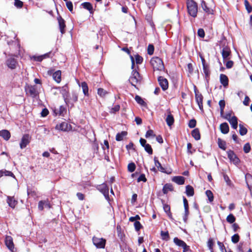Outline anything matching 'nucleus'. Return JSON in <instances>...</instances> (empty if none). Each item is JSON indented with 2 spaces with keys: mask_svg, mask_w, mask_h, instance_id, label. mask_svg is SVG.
Masks as SVG:
<instances>
[{
  "mask_svg": "<svg viewBox=\"0 0 252 252\" xmlns=\"http://www.w3.org/2000/svg\"><path fill=\"white\" fill-rule=\"evenodd\" d=\"M172 181L178 185H183L185 183V178L183 176H175L172 178Z\"/></svg>",
  "mask_w": 252,
  "mask_h": 252,
  "instance_id": "24",
  "label": "nucleus"
},
{
  "mask_svg": "<svg viewBox=\"0 0 252 252\" xmlns=\"http://www.w3.org/2000/svg\"><path fill=\"white\" fill-rule=\"evenodd\" d=\"M174 243L178 246L183 247L186 244L184 241L179 239L177 237H175L173 239Z\"/></svg>",
  "mask_w": 252,
  "mask_h": 252,
  "instance_id": "37",
  "label": "nucleus"
},
{
  "mask_svg": "<svg viewBox=\"0 0 252 252\" xmlns=\"http://www.w3.org/2000/svg\"><path fill=\"white\" fill-rule=\"evenodd\" d=\"M3 175L6 176L12 177L14 178H15L14 175L13 174V173L12 172H11L10 171L6 170L5 169L0 170V178L2 177Z\"/></svg>",
  "mask_w": 252,
  "mask_h": 252,
  "instance_id": "30",
  "label": "nucleus"
},
{
  "mask_svg": "<svg viewBox=\"0 0 252 252\" xmlns=\"http://www.w3.org/2000/svg\"><path fill=\"white\" fill-rule=\"evenodd\" d=\"M66 5L68 10L72 13L73 12V4L70 1H67L66 2Z\"/></svg>",
  "mask_w": 252,
  "mask_h": 252,
  "instance_id": "62",
  "label": "nucleus"
},
{
  "mask_svg": "<svg viewBox=\"0 0 252 252\" xmlns=\"http://www.w3.org/2000/svg\"><path fill=\"white\" fill-rule=\"evenodd\" d=\"M194 93L196 103H197L198 107L200 110L203 111V95L199 92L196 89V86H194Z\"/></svg>",
  "mask_w": 252,
  "mask_h": 252,
  "instance_id": "5",
  "label": "nucleus"
},
{
  "mask_svg": "<svg viewBox=\"0 0 252 252\" xmlns=\"http://www.w3.org/2000/svg\"><path fill=\"white\" fill-rule=\"evenodd\" d=\"M188 11L189 15L195 18L197 16L198 5L193 0H188L187 1Z\"/></svg>",
  "mask_w": 252,
  "mask_h": 252,
  "instance_id": "2",
  "label": "nucleus"
},
{
  "mask_svg": "<svg viewBox=\"0 0 252 252\" xmlns=\"http://www.w3.org/2000/svg\"><path fill=\"white\" fill-rule=\"evenodd\" d=\"M144 149L149 155H152L153 154V149L149 144H147L145 145Z\"/></svg>",
  "mask_w": 252,
  "mask_h": 252,
  "instance_id": "54",
  "label": "nucleus"
},
{
  "mask_svg": "<svg viewBox=\"0 0 252 252\" xmlns=\"http://www.w3.org/2000/svg\"><path fill=\"white\" fill-rule=\"evenodd\" d=\"M173 187L170 184H166L163 187L162 191L164 194H167L169 191H173Z\"/></svg>",
  "mask_w": 252,
  "mask_h": 252,
  "instance_id": "32",
  "label": "nucleus"
},
{
  "mask_svg": "<svg viewBox=\"0 0 252 252\" xmlns=\"http://www.w3.org/2000/svg\"><path fill=\"white\" fill-rule=\"evenodd\" d=\"M130 59L132 62L131 68L133 69L130 77L129 78V81L135 88H136V85L140 83L141 80V77L139 73L136 70L134 69L135 65L134 60L132 56H130Z\"/></svg>",
  "mask_w": 252,
  "mask_h": 252,
  "instance_id": "1",
  "label": "nucleus"
},
{
  "mask_svg": "<svg viewBox=\"0 0 252 252\" xmlns=\"http://www.w3.org/2000/svg\"><path fill=\"white\" fill-rule=\"evenodd\" d=\"M30 142V137L29 134H25L23 136L21 142L20 143V148L23 149L26 147V146Z\"/></svg>",
  "mask_w": 252,
  "mask_h": 252,
  "instance_id": "12",
  "label": "nucleus"
},
{
  "mask_svg": "<svg viewBox=\"0 0 252 252\" xmlns=\"http://www.w3.org/2000/svg\"><path fill=\"white\" fill-rule=\"evenodd\" d=\"M154 51V47L152 44H149L148 47V53L151 55L153 54Z\"/></svg>",
  "mask_w": 252,
  "mask_h": 252,
  "instance_id": "63",
  "label": "nucleus"
},
{
  "mask_svg": "<svg viewBox=\"0 0 252 252\" xmlns=\"http://www.w3.org/2000/svg\"><path fill=\"white\" fill-rule=\"evenodd\" d=\"M236 218L234 216L230 214L226 218V221L229 223H233L235 222Z\"/></svg>",
  "mask_w": 252,
  "mask_h": 252,
  "instance_id": "45",
  "label": "nucleus"
},
{
  "mask_svg": "<svg viewBox=\"0 0 252 252\" xmlns=\"http://www.w3.org/2000/svg\"><path fill=\"white\" fill-rule=\"evenodd\" d=\"M61 71L59 70L53 73V78L57 83H59L61 81Z\"/></svg>",
  "mask_w": 252,
  "mask_h": 252,
  "instance_id": "19",
  "label": "nucleus"
},
{
  "mask_svg": "<svg viewBox=\"0 0 252 252\" xmlns=\"http://www.w3.org/2000/svg\"><path fill=\"white\" fill-rule=\"evenodd\" d=\"M168 114L165 119L167 125L169 126H171L174 122V119L173 116L171 114V112L169 110H168Z\"/></svg>",
  "mask_w": 252,
  "mask_h": 252,
  "instance_id": "18",
  "label": "nucleus"
},
{
  "mask_svg": "<svg viewBox=\"0 0 252 252\" xmlns=\"http://www.w3.org/2000/svg\"><path fill=\"white\" fill-rule=\"evenodd\" d=\"M246 179L248 187L249 189H250L252 186V176L249 174H247L246 175Z\"/></svg>",
  "mask_w": 252,
  "mask_h": 252,
  "instance_id": "38",
  "label": "nucleus"
},
{
  "mask_svg": "<svg viewBox=\"0 0 252 252\" xmlns=\"http://www.w3.org/2000/svg\"><path fill=\"white\" fill-rule=\"evenodd\" d=\"M6 201L9 206L12 208H14L18 203L17 200L13 196H7Z\"/></svg>",
  "mask_w": 252,
  "mask_h": 252,
  "instance_id": "16",
  "label": "nucleus"
},
{
  "mask_svg": "<svg viewBox=\"0 0 252 252\" xmlns=\"http://www.w3.org/2000/svg\"><path fill=\"white\" fill-rule=\"evenodd\" d=\"M251 146L249 143L245 144L244 146L243 150L245 153H249L251 151Z\"/></svg>",
  "mask_w": 252,
  "mask_h": 252,
  "instance_id": "58",
  "label": "nucleus"
},
{
  "mask_svg": "<svg viewBox=\"0 0 252 252\" xmlns=\"http://www.w3.org/2000/svg\"><path fill=\"white\" fill-rule=\"evenodd\" d=\"M214 245V242L213 239L212 238H210L208 239L207 242V246L209 248V250L211 252H214L213 249V246Z\"/></svg>",
  "mask_w": 252,
  "mask_h": 252,
  "instance_id": "40",
  "label": "nucleus"
},
{
  "mask_svg": "<svg viewBox=\"0 0 252 252\" xmlns=\"http://www.w3.org/2000/svg\"><path fill=\"white\" fill-rule=\"evenodd\" d=\"M93 242L94 245L98 249L104 248L106 243V240L103 238L94 237L93 238Z\"/></svg>",
  "mask_w": 252,
  "mask_h": 252,
  "instance_id": "8",
  "label": "nucleus"
},
{
  "mask_svg": "<svg viewBox=\"0 0 252 252\" xmlns=\"http://www.w3.org/2000/svg\"><path fill=\"white\" fill-rule=\"evenodd\" d=\"M203 70L205 76V79L208 81L209 80L210 75L209 66L208 65H204V66H203Z\"/></svg>",
  "mask_w": 252,
  "mask_h": 252,
  "instance_id": "33",
  "label": "nucleus"
},
{
  "mask_svg": "<svg viewBox=\"0 0 252 252\" xmlns=\"http://www.w3.org/2000/svg\"><path fill=\"white\" fill-rule=\"evenodd\" d=\"M156 135L154 133V131L153 130L149 129L148 130L146 133L145 137L146 138H149L151 136L155 137Z\"/></svg>",
  "mask_w": 252,
  "mask_h": 252,
  "instance_id": "64",
  "label": "nucleus"
},
{
  "mask_svg": "<svg viewBox=\"0 0 252 252\" xmlns=\"http://www.w3.org/2000/svg\"><path fill=\"white\" fill-rule=\"evenodd\" d=\"M158 80L162 89L163 91L166 90L168 88V80L162 76H159Z\"/></svg>",
  "mask_w": 252,
  "mask_h": 252,
  "instance_id": "11",
  "label": "nucleus"
},
{
  "mask_svg": "<svg viewBox=\"0 0 252 252\" xmlns=\"http://www.w3.org/2000/svg\"><path fill=\"white\" fill-rule=\"evenodd\" d=\"M44 207L51 208V205L48 200H41L38 202V208L40 211H42Z\"/></svg>",
  "mask_w": 252,
  "mask_h": 252,
  "instance_id": "15",
  "label": "nucleus"
},
{
  "mask_svg": "<svg viewBox=\"0 0 252 252\" xmlns=\"http://www.w3.org/2000/svg\"><path fill=\"white\" fill-rule=\"evenodd\" d=\"M161 239L165 241H168L169 239V235L168 231H161L160 232Z\"/></svg>",
  "mask_w": 252,
  "mask_h": 252,
  "instance_id": "44",
  "label": "nucleus"
},
{
  "mask_svg": "<svg viewBox=\"0 0 252 252\" xmlns=\"http://www.w3.org/2000/svg\"><path fill=\"white\" fill-rule=\"evenodd\" d=\"M81 5L82 6V7L84 8L89 10L91 14L93 13L94 11H93V5L90 2H85L82 3L81 4Z\"/></svg>",
  "mask_w": 252,
  "mask_h": 252,
  "instance_id": "26",
  "label": "nucleus"
},
{
  "mask_svg": "<svg viewBox=\"0 0 252 252\" xmlns=\"http://www.w3.org/2000/svg\"><path fill=\"white\" fill-rule=\"evenodd\" d=\"M97 189L101 192L104 196L107 201H109V188L105 183H103L98 186Z\"/></svg>",
  "mask_w": 252,
  "mask_h": 252,
  "instance_id": "6",
  "label": "nucleus"
},
{
  "mask_svg": "<svg viewBox=\"0 0 252 252\" xmlns=\"http://www.w3.org/2000/svg\"><path fill=\"white\" fill-rule=\"evenodd\" d=\"M247 129L241 124L239 125V133L241 135H245L247 133Z\"/></svg>",
  "mask_w": 252,
  "mask_h": 252,
  "instance_id": "46",
  "label": "nucleus"
},
{
  "mask_svg": "<svg viewBox=\"0 0 252 252\" xmlns=\"http://www.w3.org/2000/svg\"><path fill=\"white\" fill-rule=\"evenodd\" d=\"M228 121L233 129H236L237 128L238 119L236 116H234L232 117L231 119L229 120Z\"/></svg>",
  "mask_w": 252,
  "mask_h": 252,
  "instance_id": "25",
  "label": "nucleus"
},
{
  "mask_svg": "<svg viewBox=\"0 0 252 252\" xmlns=\"http://www.w3.org/2000/svg\"><path fill=\"white\" fill-rule=\"evenodd\" d=\"M93 149L94 153H95V154L98 153L99 146H98V144L95 141H94V142L93 144Z\"/></svg>",
  "mask_w": 252,
  "mask_h": 252,
  "instance_id": "56",
  "label": "nucleus"
},
{
  "mask_svg": "<svg viewBox=\"0 0 252 252\" xmlns=\"http://www.w3.org/2000/svg\"><path fill=\"white\" fill-rule=\"evenodd\" d=\"M230 50L229 48L225 47H224L221 51V54L223 60L227 59L228 56L230 55Z\"/></svg>",
  "mask_w": 252,
  "mask_h": 252,
  "instance_id": "27",
  "label": "nucleus"
},
{
  "mask_svg": "<svg viewBox=\"0 0 252 252\" xmlns=\"http://www.w3.org/2000/svg\"><path fill=\"white\" fill-rule=\"evenodd\" d=\"M196 125V121L195 119H193L189 121L188 126L190 128H194Z\"/></svg>",
  "mask_w": 252,
  "mask_h": 252,
  "instance_id": "59",
  "label": "nucleus"
},
{
  "mask_svg": "<svg viewBox=\"0 0 252 252\" xmlns=\"http://www.w3.org/2000/svg\"><path fill=\"white\" fill-rule=\"evenodd\" d=\"M201 7L203 10L208 14H212L213 10L209 8L204 1H202L201 2Z\"/></svg>",
  "mask_w": 252,
  "mask_h": 252,
  "instance_id": "36",
  "label": "nucleus"
},
{
  "mask_svg": "<svg viewBox=\"0 0 252 252\" xmlns=\"http://www.w3.org/2000/svg\"><path fill=\"white\" fill-rule=\"evenodd\" d=\"M218 144L220 148L223 150H225L226 149V143L225 141L222 140L220 138H219Z\"/></svg>",
  "mask_w": 252,
  "mask_h": 252,
  "instance_id": "43",
  "label": "nucleus"
},
{
  "mask_svg": "<svg viewBox=\"0 0 252 252\" xmlns=\"http://www.w3.org/2000/svg\"><path fill=\"white\" fill-rule=\"evenodd\" d=\"M244 5L248 12L249 13H251L252 11V7L249 3V2L248 0H244Z\"/></svg>",
  "mask_w": 252,
  "mask_h": 252,
  "instance_id": "47",
  "label": "nucleus"
},
{
  "mask_svg": "<svg viewBox=\"0 0 252 252\" xmlns=\"http://www.w3.org/2000/svg\"><path fill=\"white\" fill-rule=\"evenodd\" d=\"M206 194L208 198V199L210 202H212L214 200V196L212 192L210 190L206 191Z\"/></svg>",
  "mask_w": 252,
  "mask_h": 252,
  "instance_id": "49",
  "label": "nucleus"
},
{
  "mask_svg": "<svg viewBox=\"0 0 252 252\" xmlns=\"http://www.w3.org/2000/svg\"><path fill=\"white\" fill-rule=\"evenodd\" d=\"M14 5L17 8H22L23 5V2L20 0H14Z\"/></svg>",
  "mask_w": 252,
  "mask_h": 252,
  "instance_id": "61",
  "label": "nucleus"
},
{
  "mask_svg": "<svg viewBox=\"0 0 252 252\" xmlns=\"http://www.w3.org/2000/svg\"><path fill=\"white\" fill-rule=\"evenodd\" d=\"M217 244L221 252H227V250L225 249L223 244L222 242L218 241Z\"/></svg>",
  "mask_w": 252,
  "mask_h": 252,
  "instance_id": "55",
  "label": "nucleus"
},
{
  "mask_svg": "<svg viewBox=\"0 0 252 252\" xmlns=\"http://www.w3.org/2000/svg\"><path fill=\"white\" fill-rule=\"evenodd\" d=\"M56 89L60 90L61 94L63 95L65 102L67 104L70 102L68 98L69 89L67 85L62 87H58L55 88Z\"/></svg>",
  "mask_w": 252,
  "mask_h": 252,
  "instance_id": "4",
  "label": "nucleus"
},
{
  "mask_svg": "<svg viewBox=\"0 0 252 252\" xmlns=\"http://www.w3.org/2000/svg\"><path fill=\"white\" fill-rule=\"evenodd\" d=\"M150 63L154 70H162L164 68L163 61L158 57L152 58Z\"/></svg>",
  "mask_w": 252,
  "mask_h": 252,
  "instance_id": "3",
  "label": "nucleus"
},
{
  "mask_svg": "<svg viewBox=\"0 0 252 252\" xmlns=\"http://www.w3.org/2000/svg\"><path fill=\"white\" fill-rule=\"evenodd\" d=\"M57 112H56V110L55 111V113H56V115H59L60 116L63 115L64 112L65 111V108L63 106H60L59 108V110H57Z\"/></svg>",
  "mask_w": 252,
  "mask_h": 252,
  "instance_id": "48",
  "label": "nucleus"
},
{
  "mask_svg": "<svg viewBox=\"0 0 252 252\" xmlns=\"http://www.w3.org/2000/svg\"><path fill=\"white\" fill-rule=\"evenodd\" d=\"M239 239L240 237L238 234H235L231 237V241L234 244L237 243L239 242Z\"/></svg>",
  "mask_w": 252,
  "mask_h": 252,
  "instance_id": "53",
  "label": "nucleus"
},
{
  "mask_svg": "<svg viewBox=\"0 0 252 252\" xmlns=\"http://www.w3.org/2000/svg\"><path fill=\"white\" fill-rule=\"evenodd\" d=\"M145 1L150 8L154 7L156 2V0H145Z\"/></svg>",
  "mask_w": 252,
  "mask_h": 252,
  "instance_id": "52",
  "label": "nucleus"
},
{
  "mask_svg": "<svg viewBox=\"0 0 252 252\" xmlns=\"http://www.w3.org/2000/svg\"><path fill=\"white\" fill-rule=\"evenodd\" d=\"M0 136L7 141L9 139L11 135L8 130L4 129L0 131Z\"/></svg>",
  "mask_w": 252,
  "mask_h": 252,
  "instance_id": "23",
  "label": "nucleus"
},
{
  "mask_svg": "<svg viewBox=\"0 0 252 252\" xmlns=\"http://www.w3.org/2000/svg\"><path fill=\"white\" fill-rule=\"evenodd\" d=\"M56 128L63 131H68L72 129V126L67 122H63L59 125H57Z\"/></svg>",
  "mask_w": 252,
  "mask_h": 252,
  "instance_id": "9",
  "label": "nucleus"
},
{
  "mask_svg": "<svg viewBox=\"0 0 252 252\" xmlns=\"http://www.w3.org/2000/svg\"><path fill=\"white\" fill-rule=\"evenodd\" d=\"M120 247L122 252H127L128 250L126 243L123 240H122V243H120Z\"/></svg>",
  "mask_w": 252,
  "mask_h": 252,
  "instance_id": "42",
  "label": "nucleus"
},
{
  "mask_svg": "<svg viewBox=\"0 0 252 252\" xmlns=\"http://www.w3.org/2000/svg\"><path fill=\"white\" fill-rule=\"evenodd\" d=\"M57 20L58 21L60 32L62 34H63L65 32L64 29L66 27L65 24V21L61 16H59L57 17Z\"/></svg>",
  "mask_w": 252,
  "mask_h": 252,
  "instance_id": "14",
  "label": "nucleus"
},
{
  "mask_svg": "<svg viewBox=\"0 0 252 252\" xmlns=\"http://www.w3.org/2000/svg\"><path fill=\"white\" fill-rule=\"evenodd\" d=\"M127 134V132L125 131H123L120 133H117L116 136V140L118 141H121L123 140L124 137L126 136Z\"/></svg>",
  "mask_w": 252,
  "mask_h": 252,
  "instance_id": "35",
  "label": "nucleus"
},
{
  "mask_svg": "<svg viewBox=\"0 0 252 252\" xmlns=\"http://www.w3.org/2000/svg\"><path fill=\"white\" fill-rule=\"evenodd\" d=\"M220 82L223 86L226 87L228 85V78L227 76L223 74L220 75Z\"/></svg>",
  "mask_w": 252,
  "mask_h": 252,
  "instance_id": "20",
  "label": "nucleus"
},
{
  "mask_svg": "<svg viewBox=\"0 0 252 252\" xmlns=\"http://www.w3.org/2000/svg\"><path fill=\"white\" fill-rule=\"evenodd\" d=\"M78 95L76 91H72L71 93V96L69 98L70 102L68 103H71L72 105L73 103L78 100Z\"/></svg>",
  "mask_w": 252,
  "mask_h": 252,
  "instance_id": "28",
  "label": "nucleus"
},
{
  "mask_svg": "<svg viewBox=\"0 0 252 252\" xmlns=\"http://www.w3.org/2000/svg\"><path fill=\"white\" fill-rule=\"evenodd\" d=\"M108 92L102 88H98L97 89V94L101 97H104Z\"/></svg>",
  "mask_w": 252,
  "mask_h": 252,
  "instance_id": "41",
  "label": "nucleus"
},
{
  "mask_svg": "<svg viewBox=\"0 0 252 252\" xmlns=\"http://www.w3.org/2000/svg\"><path fill=\"white\" fill-rule=\"evenodd\" d=\"M154 161L155 165L158 167L159 171L163 173H168L165 170V168L161 166V163L159 162L156 157L154 158Z\"/></svg>",
  "mask_w": 252,
  "mask_h": 252,
  "instance_id": "29",
  "label": "nucleus"
},
{
  "mask_svg": "<svg viewBox=\"0 0 252 252\" xmlns=\"http://www.w3.org/2000/svg\"><path fill=\"white\" fill-rule=\"evenodd\" d=\"M194 189L190 185H188L186 187V193L188 196H192L194 195Z\"/></svg>",
  "mask_w": 252,
  "mask_h": 252,
  "instance_id": "31",
  "label": "nucleus"
},
{
  "mask_svg": "<svg viewBox=\"0 0 252 252\" xmlns=\"http://www.w3.org/2000/svg\"><path fill=\"white\" fill-rule=\"evenodd\" d=\"M227 154L228 158L229 159L230 162H232L236 165H237L240 163V160L234 153L233 151L231 150H228L227 151Z\"/></svg>",
  "mask_w": 252,
  "mask_h": 252,
  "instance_id": "7",
  "label": "nucleus"
},
{
  "mask_svg": "<svg viewBox=\"0 0 252 252\" xmlns=\"http://www.w3.org/2000/svg\"><path fill=\"white\" fill-rule=\"evenodd\" d=\"M136 166L134 163L131 162L128 164L127 169L130 172H133L135 170Z\"/></svg>",
  "mask_w": 252,
  "mask_h": 252,
  "instance_id": "51",
  "label": "nucleus"
},
{
  "mask_svg": "<svg viewBox=\"0 0 252 252\" xmlns=\"http://www.w3.org/2000/svg\"><path fill=\"white\" fill-rule=\"evenodd\" d=\"M220 130L223 134H227L229 130V126L227 123H223L220 125Z\"/></svg>",
  "mask_w": 252,
  "mask_h": 252,
  "instance_id": "22",
  "label": "nucleus"
},
{
  "mask_svg": "<svg viewBox=\"0 0 252 252\" xmlns=\"http://www.w3.org/2000/svg\"><path fill=\"white\" fill-rule=\"evenodd\" d=\"M135 229L136 231H138L142 228V225L140 222L138 221H135L134 223Z\"/></svg>",
  "mask_w": 252,
  "mask_h": 252,
  "instance_id": "57",
  "label": "nucleus"
},
{
  "mask_svg": "<svg viewBox=\"0 0 252 252\" xmlns=\"http://www.w3.org/2000/svg\"><path fill=\"white\" fill-rule=\"evenodd\" d=\"M5 242L6 246L10 251H12L14 249V244L11 236H6Z\"/></svg>",
  "mask_w": 252,
  "mask_h": 252,
  "instance_id": "17",
  "label": "nucleus"
},
{
  "mask_svg": "<svg viewBox=\"0 0 252 252\" xmlns=\"http://www.w3.org/2000/svg\"><path fill=\"white\" fill-rule=\"evenodd\" d=\"M191 135L196 140H198L200 139V134L198 128H195L192 131Z\"/></svg>",
  "mask_w": 252,
  "mask_h": 252,
  "instance_id": "34",
  "label": "nucleus"
},
{
  "mask_svg": "<svg viewBox=\"0 0 252 252\" xmlns=\"http://www.w3.org/2000/svg\"><path fill=\"white\" fill-rule=\"evenodd\" d=\"M6 64L9 68L14 69L16 68L18 63L15 59L10 57L6 60Z\"/></svg>",
  "mask_w": 252,
  "mask_h": 252,
  "instance_id": "13",
  "label": "nucleus"
},
{
  "mask_svg": "<svg viewBox=\"0 0 252 252\" xmlns=\"http://www.w3.org/2000/svg\"><path fill=\"white\" fill-rule=\"evenodd\" d=\"M27 94H30L32 97H35L38 94L37 88L36 86H29L26 88Z\"/></svg>",
  "mask_w": 252,
  "mask_h": 252,
  "instance_id": "10",
  "label": "nucleus"
},
{
  "mask_svg": "<svg viewBox=\"0 0 252 252\" xmlns=\"http://www.w3.org/2000/svg\"><path fill=\"white\" fill-rule=\"evenodd\" d=\"M79 86L81 87L84 94L86 96H89V89L87 83L82 82L80 84H79Z\"/></svg>",
  "mask_w": 252,
  "mask_h": 252,
  "instance_id": "21",
  "label": "nucleus"
},
{
  "mask_svg": "<svg viewBox=\"0 0 252 252\" xmlns=\"http://www.w3.org/2000/svg\"><path fill=\"white\" fill-rule=\"evenodd\" d=\"M135 101L141 105H144L145 104V102L143 100V99L139 95H136L135 97Z\"/></svg>",
  "mask_w": 252,
  "mask_h": 252,
  "instance_id": "50",
  "label": "nucleus"
},
{
  "mask_svg": "<svg viewBox=\"0 0 252 252\" xmlns=\"http://www.w3.org/2000/svg\"><path fill=\"white\" fill-rule=\"evenodd\" d=\"M219 106L220 107V116H222V115H223L224 109L225 105V101L224 100H220L219 101Z\"/></svg>",
  "mask_w": 252,
  "mask_h": 252,
  "instance_id": "39",
  "label": "nucleus"
},
{
  "mask_svg": "<svg viewBox=\"0 0 252 252\" xmlns=\"http://www.w3.org/2000/svg\"><path fill=\"white\" fill-rule=\"evenodd\" d=\"M135 61L137 64H141L143 62V58L139 55H136L135 56Z\"/></svg>",
  "mask_w": 252,
  "mask_h": 252,
  "instance_id": "60",
  "label": "nucleus"
}]
</instances>
